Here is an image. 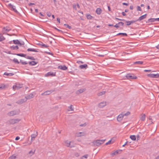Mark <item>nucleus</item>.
Segmentation results:
<instances>
[{
  "mask_svg": "<svg viewBox=\"0 0 159 159\" xmlns=\"http://www.w3.org/2000/svg\"><path fill=\"white\" fill-rule=\"evenodd\" d=\"M105 140L106 139L97 140H96L93 141L92 143L94 145L99 146L100 145L103 144Z\"/></svg>",
  "mask_w": 159,
  "mask_h": 159,
  "instance_id": "nucleus-1",
  "label": "nucleus"
},
{
  "mask_svg": "<svg viewBox=\"0 0 159 159\" xmlns=\"http://www.w3.org/2000/svg\"><path fill=\"white\" fill-rule=\"evenodd\" d=\"M20 111L19 110H15L11 111L7 113L8 116H12L15 115H18L19 114Z\"/></svg>",
  "mask_w": 159,
  "mask_h": 159,
  "instance_id": "nucleus-2",
  "label": "nucleus"
},
{
  "mask_svg": "<svg viewBox=\"0 0 159 159\" xmlns=\"http://www.w3.org/2000/svg\"><path fill=\"white\" fill-rule=\"evenodd\" d=\"M22 87V84H20L19 83H16L15 85L13 86V89L14 90L19 89Z\"/></svg>",
  "mask_w": 159,
  "mask_h": 159,
  "instance_id": "nucleus-3",
  "label": "nucleus"
},
{
  "mask_svg": "<svg viewBox=\"0 0 159 159\" xmlns=\"http://www.w3.org/2000/svg\"><path fill=\"white\" fill-rule=\"evenodd\" d=\"M20 120L18 119H12L9 120L8 122L9 124H14L20 121Z\"/></svg>",
  "mask_w": 159,
  "mask_h": 159,
  "instance_id": "nucleus-4",
  "label": "nucleus"
},
{
  "mask_svg": "<svg viewBox=\"0 0 159 159\" xmlns=\"http://www.w3.org/2000/svg\"><path fill=\"white\" fill-rule=\"evenodd\" d=\"M127 79L129 80L131 79H135L137 78V77L134 76L133 74H128L126 75L125 76Z\"/></svg>",
  "mask_w": 159,
  "mask_h": 159,
  "instance_id": "nucleus-5",
  "label": "nucleus"
},
{
  "mask_svg": "<svg viewBox=\"0 0 159 159\" xmlns=\"http://www.w3.org/2000/svg\"><path fill=\"white\" fill-rule=\"evenodd\" d=\"M55 91V90H47L44 93H42L41 95H48L50 94L51 93Z\"/></svg>",
  "mask_w": 159,
  "mask_h": 159,
  "instance_id": "nucleus-6",
  "label": "nucleus"
},
{
  "mask_svg": "<svg viewBox=\"0 0 159 159\" xmlns=\"http://www.w3.org/2000/svg\"><path fill=\"white\" fill-rule=\"evenodd\" d=\"M8 6H9V7L11 8V10L14 11L16 13H19L18 12L16 9L15 6H13V5L11 3L8 4Z\"/></svg>",
  "mask_w": 159,
  "mask_h": 159,
  "instance_id": "nucleus-7",
  "label": "nucleus"
},
{
  "mask_svg": "<svg viewBox=\"0 0 159 159\" xmlns=\"http://www.w3.org/2000/svg\"><path fill=\"white\" fill-rule=\"evenodd\" d=\"M147 76L152 78H157L159 77V74H148Z\"/></svg>",
  "mask_w": 159,
  "mask_h": 159,
  "instance_id": "nucleus-8",
  "label": "nucleus"
},
{
  "mask_svg": "<svg viewBox=\"0 0 159 159\" xmlns=\"http://www.w3.org/2000/svg\"><path fill=\"white\" fill-rule=\"evenodd\" d=\"M124 115L123 113L119 115L117 117V120L118 121H120L123 119Z\"/></svg>",
  "mask_w": 159,
  "mask_h": 159,
  "instance_id": "nucleus-9",
  "label": "nucleus"
},
{
  "mask_svg": "<svg viewBox=\"0 0 159 159\" xmlns=\"http://www.w3.org/2000/svg\"><path fill=\"white\" fill-rule=\"evenodd\" d=\"M84 135V133L83 132H77L75 134V136L77 137H80Z\"/></svg>",
  "mask_w": 159,
  "mask_h": 159,
  "instance_id": "nucleus-10",
  "label": "nucleus"
},
{
  "mask_svg": "<svg viewBox=\"0 0 159 159\" xmlns=\"http://www.w3.org/2000/svg\"><path fill=\"white\" fill-rule=\"evenodd\" d=\"M34 95L32 93H31L30 94L27 95L25 97V98L26 99V100L27 99H30L32 98H33L34 97Z\"/></svg>",
  "mask_w": 159,
  "mask_h": 159,
  "instance_id": "nucleus-11",
  "label": "nucleus"
},
{
  "mask_svg": "<svg viewBox=\"0 0 159 159\" xmlns=\"http://www.w3.org/2000/svg\"><path fill=\"white\" fill-rule=\"evenodd\" d=\"M26 98H25V99H22L20 100H19L18 101L16 102V103L18 104H21L23 103L24 102H25L26 101Z\"/></svg>",
  "mask_w": 159,
  "mask_h": 159,
  "instance_id": "nucleus-12",
  "label": "nucleus"
},
{
  "mask_svg": "<svg viewBox=\"0 0 159 159\" xmlns=\"http://www.w3.org/2000/svg\"><path fill=\"white\" fill-rule=\"evenodd\" d=\"M106 105V102H100L98 104V107L100 108H102L104 107Z\"/></svg>",
  "mask_w": 159,
  "mask_h": 159,
  "instance_id": "nucleus-13",
  "label": "nucleus"
},
{
  "mask_svg": "<svg viewBox=\"0 0 159 159\" xmlns=\"http://www.w3.org/2000/svg\"><path fill=\"white\" fill-rule=\"evenodd\" d=\"M86 90L85 89H80L77 90L76 92V93L77 94H79L82 93Z\"/></svg>",
  "mask_w": 159,
  "mask_h": 159,
  "instance_id": "nucleus-14",
  "label": "nucleus"
},
{
  "mask_svg": "<svg viewBox=\"0 0 159 159\" xmlns=\"http://www.w3.org/2000/svg\"><path fill=\"white\" fill-rule=\"evenodd\" d=\"M58 68L59 69H61L63 70H66L67 69V67L65 66H62L61 65L59 66Z\"/></svg>",
  "mask_w": 159,
  "mask_h": 159,
  "instance_id": "nucleus-15",
  "label": "nucleus"
},
{
  "mask_svg": "<svg viewBox=\"0 0 159 159\" xmlns=\"http://www.w3.org/2000/svg\"><path fill=\"white\" fill-rule=\"evenodd\" d=\"M55 73H54L53 72H49L47 73V74L45 75L47 76H55Z\"/></svg>",
  "mask_w": 159,
  "mask_h": 159,
  "instance_id": "nucleus-16",
  "label": "nucleus"
},
{
  "mask_svg": "<svg viewBox=\"0 0 159 159\" xmlns=\"http://www.w3.org/2000/svg\"><path fill=\"white\" fill-rule=\"evenodd\" d=\"M147 16V14H145L144 15H142L140 16L139 19L137 20L138 21H141L144 19L146 18V16Z\"/></svg>",
  "mask_w": 159,
  "mask_h": 159,
  "instance_id": "nucleus-17",
  "label": "nucleus"
},
{
  "mask_svg": "<svg viewBox=\"0 0 159 159\" xmlns=\"http://www.w3.org/2000/svg\"><path fill=\"white\" fill-rule=\"evenodd\" d=\"M79 67L81 69H86L88 67V66L87 64H85L84 65H80L79 66Z\"/></svg>",
  "mask_w": 159,
  "mask_h": 159,
  "instance_id": "nucleus-18",
  "label": "nucleus"
},
{
  "mask_svg": "<svg viewBox=\"0 0 159 159\" xmlns=\"http://www.w3.org/2000/svg\"><path fill=\"white\" fill-rule=\"evenodd\" d=\"M155 21H157V18H150L148 20L147 22L149 23L151 22H153Z\"/></svg>",
  "mask_w": 159,
  "mask_h": 159,
  "instance_id": "nucleus-19",
  "label": "nucleus"
},
{
  "mask_svg": "<svg viewBox=\"0 0 159 159\" xmlns=\"http://www.w3.org/2000/svg\"><path fill=\"white\" fill-rule=\"evenodd\" d=\"M65 143H66V146L67 147H70V148L73 147V146L70 145L71 142H70L68 141H66Z\"/></svg>",
  "mask_w": 159,
  "mask_h": 159,
  "instance_id": "nucleus-20",
  "label": "nucleus"
},
{
  "mask_svg": "<svg viewBox=\"0 0 159 159\" xmlns=\"http://www.w3.org/2000/svg\"><path fill=\"white\" fill-rule=\"evenodd\" d=\"M102 10L99 8H98L96 11V13L98 15H100L102 13Z\"/></svg>",
  "mask_w": 159,
  "mask_h": 159,
  "instance_id": "nucleus-21",
  "label": "nucleus"
},
{
  "mask_svg": "<svg viewBox=\"0 0 159 159\" xmlns=\"http://www.w3.org/2000/svg\"><path fill=\"white\" fill-rule=\"evenodd\" d=\"M10 48L12 50H17L19 49V47L17 46H12L10 47Z\"/></svg>",
  "mask_w": 159,
  "mask_h": 159,
  "instance_id": "nucleus-22",
  "label": "nucleus"
},
{
  "mask_svg": "<svg viewBox=\"0 0 159 159\" xmlns=\"http://www.w3.org/2000/svg\"><path fill=\"white\" fill-rule=\"evenodd\" d=\"M3 75H6L7 76H11L14 75V74L12 73H8L7 72H5L4 73Z\"/></svg>",
  "mask_w": 159,
  "mask_h": 159,
  "instance_id": "nucleus-23",
  "label": "nucleus"
},
{
  "mask_svg": "<svg viewBox=\"0 0 159 159\" xmlns=\"http://www.w3.org/2000/svg\"><path fill=\"white\" fill-rule=\"evenodd\" d=\"M15 55H16L17 56H20L21 57H23L26 58V54H24L23 53H17V54H15Z\"/></svg>",
  "mask_w": 159,
  "mask_h": 159,
  "instance_id": "nucleus-24",
  "label": "nucleus"
},
{
  "mask_svg": "<svg viewBox=\"0 0 159 159\" xmlns=\"http://www.w3.org/2000/svg\"><path fill=\"white\" fill-rule=\"evenodd\" d=\"M27 51L28 52L32 51L36 52H38V51L36 50V49L34 48H29L27 49Z\"/></svg>",
  "mask_w": 159,
  "mask_h": 159,
  "instance_id": "nucleus-25",
  "label": "nucleus"
},
{
  "mask_svg": "<svg viewBox=\"0 0 159 159\" xmlns=\"http://www.w3.org/2000/svg\"><path fill=\"white\" fill-rule=\"evenodd\" d=\"M29 64L30 66H34L37 63V62H36L34 61H32L29 62Z\"/></svg>",
  "mask_w": 159,
  "mask_h": 159,
  "instance_id": "nucleus-26",
  "label": "nucleus"
},
{
  "mask_svg": "<svg viewBox=\"0 0 159 159\" xmlns=\"http://www.w3.org/2000/svg\"><path fill=\"white\" fill-rule=\"evenodd\" d=\"M122 150H117L114 152L111 153V155H115L116 154H117L119 153V151H121Z\"/></svg>",
  "mask_w": 159,
  "mask_h": 159,
  "instance_id": "nucleus-27",
  "label": "nucleus"
},
{
  "mask_svg": "<svg viewBox=\"0 0 159 159\" xmlns=\"http://www.w3.org/2000/svg\"><path fill=\"white\" fill-rule=\"evenodd\" d=\"M141 116V117H140L141 120L142 121L144 120H145V114H142Z\"/></svg>",
  "mask_w": 159,
  "mask_h": 159,
  "instance_id": "nucleus-28",
  "label": "nucleus"
},
{
  "mask_svg": "<svg viewBox=\"0 0 159 159\" xmlns=\"http://www.w3.org/2000/svg\"><path fill=\"white\" fill-rule=\"evenodd\" d=\"M6 87V86L4 84H2L0 85V89L2 90L4 89Z\"/></svg>",
  "mask_w": 159,
  "mask_h": 159,
  "instance_id": "nucleus-29",
  "label": "nucleus"
},
{
  "mask_svg": "<svg viewBox=\"0 0 159 159\" xmlns=\"http://www.w3.org/2000/svg\"><path fill=\"white\" fill-rule=\"evenodd\" d=\"M37 135H38L37 132H36V134H32L31 135V140L32 139H34L36 137V136Z\"/></svg>",
  "mask_w": 159,
  "mask_h": 159,
  "instance_id": "nucleus-30",
  "label": "nucleus"
},
{
  "mask_svg": "<svg viewBox=\"0 0 159 159\" xmlns=\"http://www.w3.org/2000/svg\"><path fill=\"white\" fill-rule=\"evenodd\" d=\"M130 138L133 140L135 141L136 139V136L135 135H131L130 136Z\"/></svg>",
  "mask_w": 159,
  "mask_h": 159,
  "instance_id": "nucleus-31",
  "label": "nucleus"
},
{
  "mask_svg": "<svg viewBox=\"0 0 159 159\" xmlns=\"http://www.w3.org/2000/svg\"><path fill=\"white\" fill-rule=\"evenodd\" d=\"M5 38L2 34H0V41H2L5 39Z\"/></svg>",
  "mask_w": 159,
  "mask_h": 159,
  "instance_id": "nucleus-32",
  "label": "nucleus"
},
{
  "mask_svg": "<svg viewBox=\"0 0 159 159\" xmlns=\"http://www.w3.org/2000/svg\"><path fill=\"white\" fill-rule=\"evenodd\" d=\"M13 42V43L16 44H18L19 43H20V42L18 40H14Z\"/></svg>",
  "mask_w": 159,
  "mask_h": 159,
  "instance_id": "nucleus-33",
  "label": "nucleus"
},
{
  "mask_svg": "<svg viewBox=\"0 0 159 159\" xmlns=\"http://www.w3.org/2000/svg\"><path fill=\"white\" fill-rule=\"evenodd\" d=\"M143 63V61H136L134 63L135 64H142Z\"/></svg>",
  "mask_w": 159,
  "mask_h": 159,
  "instance_id": "nucleus-34",
  "label": "nucleus"
},
{
  "mask_svg": "<svg viewBox=\"0 0 159 159\" xmlns=\"http://www.w3.org/2000/svg\"><path fill=\"white\" fill-rule=\"evenodd\" d=\"M86 16L87 19L89 20L91 19L92 18V16L89 14H87Z\"/></svg>",
  "mask_w": 159,
  "mask_h": 159,
  "instance_id": "nucleus-35",
  "label": "nucleus"
},
{
  "mask_svg": "<svg viewBox=\"0 0 159 159\" xmlns=\"http://www.w3.org/2000/svg\"><path fill=\"white\" fill-rule=\"evenodd\" d=\"M16 156L14 155H13L9 157L8 159H15L16 158Z\"/></svg>",
  "mask_w": 159,
  "mask_h": 159,
  "instance_id": "nucleus-36",
  "label": "nucleus"
},
{
  "mask_svg": "<svg viewBox=\"0 0 159 159\" xmlns=\"http://www.w3.org/2000/svg\"><path fill=\"white\" fill-rule=\"evenodd\" d=\"M122 35L124 36H127V34L125 33H119L118 34L116 35Z\"/></svg>",
  "mask_w": 159,
  "mask_h": 159,
  "instance_id": "nucleus-37",
  "label": "nucleus"
},
{
  "mask_svg": "<svg viewBox=\"0 0 159 159\" xmlns=\"http://www.w3.org/2000/svg\"><path fill=\"white\" fill-rule=\"evenodd\" d=\"M13 61L15 63H17V64H19L20 63V62L18 61L16 58H14Z\"/></svg>",
  "mask_w": 159,
  "mask_h": 159,
  "instance_id": "nucleus-38",
  "label": "nucleus"
},
{
  "mask_svg": "<svg viewBox=\"0 0 159 159\" xmlns=\"http://www.w3.org/2000/svg\"><path fill=\"white\" fill-rule=\"evenodd\" d=\"M42 46V47L44 48H48V47L49 46L47 45H45L44 44H43V43H41Z\"/></svg>",
  "mask_w": 159,
  "mask_h": 159,
  "instance_id": "nucleus-39",
  "label": "nucleus"
},
{
  "mask_svg": "<svg viewBox=\"0 0 159 159\" xmlns=\"http://www.w3.org/2000/svg\"><path fill=\"white\" fill-rule=\"evenodd\" d=\"M105 93V91L101 92L98 93V96H100L104 94Z\"/></svg>",
  "mask_w": 159,
  "mask_h": 159,
  "instance_id": "nucleus-40",
  "label": "nucleus"
},
{
  "mask_svg": "<svg viewBox=\"0 0 159 159\" xmlns=\"http://www.w3.org/2000/svg\"><path fill=\"white\" fill-rule=\"evenodd\" d=\"M26 58L27 59H31L32 60H34L35 59L34 57L30 56H27L26 57Z\"/></svg>",
  "mask_w": 159,
  "mask_h": 159,
  "instance_id": "nucleus-41",
  "label": "nucleus"
},
{
  "mask_svg": "<svg viewBox=\"0 0 159 159\" xmlns=\"http://www.w3.org/2000/svg\"><path fill=\"white\" fill-rule=\"evenodd\" d=\"M20 62L23 65H26L28 64V63L26 61H23L21 60H20Z\"/></svg>",
  "mask_w": 159,
  "mask_h": 159,
  "instance_id": "nucleus-42",
  "label": "nucleus"
},
{
  "mask_svg": "<svg viewBox=\"0 0 159 159\" xmlns=\"http://www.w3.org/2000/svg\"><path fill=\"white\" fill-rule=\"evenodd\" d=\"M6 28L7 27H4L3 28V29L5 30L6 31H7V32H8L11 30V29L8 28H8L7 29H6Z\"/></svg>",
  "mask_w": 159,
  "mask_h": 159,
  "instance_id": "nucleus-43",
  "label": "nucleus"
},
{
  "mask_svg": "<svg viewBox=\"0 0 159 159\" xmlns=\"http://www.w3.org/2000/svg\"><path fill=\"white\" fill-rule=\"evenodd\" d=\"M64 25L65 26L66 28H68L69 29H70L71 28V27L68 24H64Z\"/></svg>",
  "mask_w": 159,
  "mask_h": 159,
  "instance_id": "nucleus-44",
  "label": "nucleus"
},
{
  "mask_svg": "<svg viewBox=\"0 0 159 159\" xmlns=\"http://www.w3.org/2000/svg\"><path fill=\"white\" fill-rule=\"evenodd\" d=\"M88 157V154H86L83 156L81 158V159H84L83 158H87Z\"/></svg>",
  "mask_w": 159,
  "mask_h": 159,
  "instance_id": "nucleus-45",
  "label": "nucleus"
},
{
  "mask_svg": "<svg viewBox=\"0 0 159 159\" xmlns=\"http://www.w3.org/2000/svg\"><path fill=\"white\" fill-rule=\"evenodd\" d=\"M111 140H112V139H111V140H109L106 143H105V145H108V144H111Z\"/></svg>",
  "mask_w": 159,
  "mask_h": 159,
  "instance_id": "nucleus-46",
  "label": "nucleus"
},
{
  "mask_svg": "<svg viewBox=\"0 0 159 159\" xmlns=\"http://www.w3.org/2000/svg\"><path fill=\"white\" fill-rule=\"evenodd\" d=\"M137 10L138 11H142V9H141V8L139 6H137Z\"/></svg>",
  "mask_w": 159,
  "mask_h": 159,
  "instance_id": "nucleus-47",
  "label": "nucleus"
},
{
  "mask_svg": "<svg viewBox=\"0 0 159 159\" xmlns=\"http://www.w3.org/2000/svg\"><path fill=\"white\" fill-rule=\"evenodd\" d=\"M53 28H54L55 29V30H57L59 32H61V33H63V31L62 30L57 29V28H56L55 27H53Z\"/></svg>",
  "mask_w": 159,
  "mask_h": 159,
  "instance_id": "nucleus-48",
  "label": "nucleus"
},
{
  "mask_svg": "<svg viewBox=\"0 0 159 159\" xmlns=\"http://www.w3.org/2000/svg\"><path fill=\"white\" fill-rule=\"evenodd\" d=\"M125 23H126L127 25H130L129 21L125 20Z\"/></svg>",
  "mask_w": 159,
  "mask_h": 159,
  "instance_id": "nucleus-49",
  "label": "nucleus"
},
{
  "mask_svg": "<svg viewBox=\"0 0 159 159\" xmlns=\"http://www.w3.org/2000/svg\"><path fill=\"white\" fill-rule=\"evenodd\" d=\"M46 14L48 16V17H50L51 16V13L50 12H47Z\"/></svg>",
  "mask_w": 159,
  "mask_h": 159,
  "instance_id": "nucleus-50",
  "label": "nucleus"
},
{
  "mask_svg": "<svg viewBox=\"0 0 159 159\" xmlns=\"http://www.w3.org/2000/svg\"><path fill=\"white\" fill-rule=\"evenodd\" d=\"M130 114V112L129 111H128L126 113H125V114H123V115H124V116H128V115H129Z\"/></svg>",
  "mask_w": 159,
  "mask_h": 159,
  "instance_id": "nucleus-51",
  "label": "nucleus"
},
{
  "mask_svg": "<svg viewBox=\"0 0 159 159\" xmlns=\"http://www.w3.org/2000/svg\"><path fill=\"white\" fill-rule=\"evenodd\" d=\"M72 106L71 105L69 107L70 110H69V111H73V109L72 108Z\"/></svg>",
  "mask_w": 159,
  "mask_h": 159,
  "instance_id": "nucleus-52",
  "label": "nucleus"
},
{
  "mask_svg": "<svg viewBox=\"0 0 159 159\" xmlns=\"http://www.w3.org/2000/svg\"><path fill=\"white\" fill-rule=\"evenodd\" d=\"M72 6H73V8L75 10H76V5H75V4H74L72 5Z\"/></svg>",
  "mask_w": 159,
  "mask_h": 159,
  "instance_id": "nucleus-53",
  "label": "nucleus"
},
{
  "mask_svg": "<svg viewBox=\"0 0 159 159\" xmlns=\"http://www.w3.org/2000/svg\"><path fill=\"white\" fill-rule=\"evenodd\" d=\"M45 53H47V54H48L51 55H53V54L52 53H51V52H46Z\"/></svg>",
  "mask_w": 159,
  "mask_h": 159,
  "instance_id": "nucleus-54",
  "label": "nucleus"
},
{
  "mask_svg": "<svg viewBox=\"0 0 159 159\" xmlns=\"http://www.w3.org/2000/svg\"><path fill=\"white\" fill-rule=\"evenodd\" d=\"M118 24H116L115 25H114V27L117 28H119V26L118 25Z\"/></svg>",
  "mask_w": 159,
  "mask_h": 159,
  "instance_id": "nucleus-55",
  "label": "nucleus"
},
{
  "mask_svg": "<svg viewBox=\"0 0 159 159\" xmlns=\"http://www.w3.org/2000/svg\"><path fill=\"white\" fill-rule=\"evenodd\" d=\"M118 24H120L121 25H124V23L123 22H119L118 23Z\"/></svg>",
  "mask_w": 159,
  "mask_h": 159,
  "instance_id": "nucleus-56",
  "label": "nucleus"
},
{
  "mask_svg": "<svg viewBox=\"0 0 159 159\" xmlns=\"http://www.w3.org/2000/svg\"><path fill=\"white\" fill-rule=\"evenodd\" d=\"M20 139V138L19 137V136H17L16 137V138H15V140H18L19 139Z\"/></svg>",
  "mask_w": 159,
  "mask_h": 159,
  "instance_id": "nucleus-57",
  "label": "nucleus"
},
{
  "mask_svg": "<svg viewBox=\"0 0 159 159\" xmlns=\"http://www.w3.org/2000/svg\"><path fill=\"white\" fill-rule=\"evenodd\" d=\"M77 63H78V64L80 63H83L84 62L81 61H77Z\"/></svg>",
  "mask_w": 159,
  "mask_h": 159,
  "instance_id": "nucleus-58",
  "label": "nucleus"
},
{
  "mask_svg": "<svg viewBox=\"0 0 159 159\" xmlns=\"http://www.w3.org/2000/svg\"><path fill=\"white\" fill-rule=\"evenodd\" d=\"M151 71V70H144V71L146 72H150Z\"/></svg>",
  "mask_w": 159,
  "mask_h": 159,
  "instance_id": "nucleus-59",
  "label": "nucleus"
},
{
  "mask_svg": "<svg viewBox=\"0 0 159 159\" xmlns=\"http://www.w3.org/2000/svg\"><path fill=\"white\" fill-rule=\"evenodd\" d=\"M129 8L131 10H133V5H131L129 7Z\"/></svg>",
  "mask_w": 159,
  "mask_h": 159,
  "instance_id": "nucleus-60",
  "label": "nucleus"
},
{
  "mask_svg": "<svg viewBox=\"0 0 159 159\" xmlns=\"http://www.w3.org/2000/svg\"><path fill=\"white\" fill-rule=\"evenodd\" d=\"M137 21H138V20H131V21H132L133 23H134L136 22Z\"/></svg>",
  "mask_w": 159,
  "mask_h": 159,
  "instance_id": "nucleus-61",
  "label": "nucleus"
},
{
  "mask_svg": "<svg viewBox=\"0 0 159 159\" xmlns=\"http://www.w3.org/2000/svg\"><path fill=\"white\" fill-rule=\"evenodd\" d=\"M122 4L123 5H126V6H128V4H127V3H126L125 2L123 3H122Z\"/></svg>",
  "mask_w": 159,
  "mask_h": 159,
  "instance_id": "nucleus-62",
  "label": "nucleus"
},
{
  "mask_svg": "<svg viewBox=\"0 0 159 159\" xmlns=\"http://www.w3.org/2000/svg\"><path fill=\"white\" fill-rule=\"evenodd\" d=\"M35 4L34 3H30L29 4V6H31V5H34Z\"/></svg>",
  "mask_w": 159,
  "mask_h": 159,
  "instance_id": "nucleus-63",
  "label": "nucleus"
},
{
  "mask_svg": "<svg viewBox=\"0 0 159 159\" xmlns=\"http://www.w3.org/2000/svg\"><path fill=\"white\" fill-rule=\"evenodd\" d=\"M122 15L123 16H125L126 15V14L124 12H122Z\"/></svg>",
  "mask_w": 159,
  "mask_h": 159,
  "instance_id": "nucleus-64",
  "label": "nucleus"
}]
</instances>
